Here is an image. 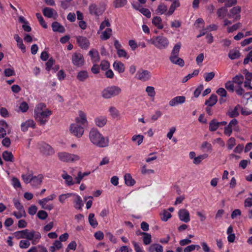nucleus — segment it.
<instances>
[{
    "mask_svg": "<svg viewBox=\"0 0 252 252\" xmlns=\"http://www.w3.org/2000/svg\"><path fill=\"white\" fill-rule=\"evenodd\" d=\"M52 111L46 108L42 103L38 104L34 110V117L40 125H44L48 121Z\"/></svg>",
    "mask_w": 252,
    "mask_h": 252,
    "instance_id": "nucleus-1",
    "label": "nucleus"
},
{
    "mask_svg": "<svg viewBox=\"0 0 252 252\" xmlns=\"http://www.w3.org/2000/svg\"><path fill=\"white\" fill-rule=\"evenodd\" d=\"M89 138L93 145L98 147L104 148L109 145L108 137L104 136L95 128H93L90 130L89 133Z\"/></svg>",
    "mask_w": 252,
    "mask_h": 252,
    "instance_id": "nucleus-2",
    "label": "nucleus"
},
{
    "mask_svg": "<svg viewBox=\"0 0 252 252\" xmlns=\"http://www.w3.org/2000/svg\"><path fill=\"white\" fill-rule=\"evenodd\" d=\"M13 235L17 239L23 238L30 240L32 245L37 244L41 238V234L38 231L30 230L28 229L17 231L13 233Z\"/></svg>",
    "mask_w": 252,
    "mask_h": 252,
    "instance_id": "nucleus-3",
    "label": "nucleus"
},
{
    "mask_svg": "<svg viewBox=\"0 0 252 252\" xmlns=\"http://www.w3.org/2000/svg\"><path fill=\"white\" fill-rule=\"evenodd\" d=\"M147 41L148 43L153 45L159 50H165L168 48L169 45L168 38L163 35L154 36Z\"/></svg>",
    "mask_w": 252,
    "mask_h": 252,
    "instance_id": "nucleus-4",
    "label": "nucleus"
},
{
    "mask_svg": "<svg viewBox=\"0 0 252 252\" xmlns=\"http://www.w3.org/2000/svg\"><path fill=\"white\" fill-rule=\"evenodd\" d=\"M122 92L121 89L117 86H108L101 92L102 96L105 99H109L118 95Z\"/></svg>",
    "mask_w": 252,
    "mask_h": 252,
    "instance_id": "nucleus-5",
    "label": "nucleus"
},
{
    "mask_svg": "<svg viewBox=\"0 0 252 252\" xmlns=\"http://www.w3.org/2000/svg\"><path fill=\"white\" fill-rule=\"evenodd\" d=\"M89 9L90 14L95 16H99L105 11V4L103 3H101L97 6L95 4H92L89 6Z\"/></svg>",
    "mask_w": 252,
    "mask_h": 252,
    "instance_id": "nucleus-6",
    "label": "nucleus"
},
{
    "mask_svg": "<svg viewBox=\"0 0 252 252\" xmlns=\"http://www.w3.org/2000/svg\"><path fill=\"white\" fill-rule=\"evenodd\" d=\"M69 131L76 137L80 138L84 133V128L82 126L79 125V124H72L69 126Z\"/></svg>",
    "mask_w": 252,
    "mask_h": 252,
    "instance_id": "nucleus-7",
    "label": "nucleus"
},
{
    "mask_svg": "<svg viewBox=\"0 0 252 252\" xmlns=\"http://www.w3.org/2000/svg\"><path fill=\"white\" fill-rule=\"evenodd\" d=\"M238 126V121L235 119H233L230 121L227 126L224 128V134L227 136H230L232 133V130H237V127Z\"/></svg>",
    "mask_w": 252,
    "mask_h": 252,
    "instance_id": "nucleus-8",
    "label": "nucleus"
},
{
    "mask_svg": "<svg viewBox=\"0 0 252 252\" xmlns=\"http://www.w3.org/2000/svg\"><path fill=\"white\" fill-rule=\"evenodd\" d=\"M56 197V195L54 194H51L47 197H45L41 200H39L38 203L41 205L42 209H44L48 210H51L53 209V206L51 204H47L49 201L53 200Z\"/></svg>",
    "mask_w": 252,
    "mask_h": 252,
    "instance_id": "nucleus-9",
    "label": "nucleus"
},
{
    "mask_svg": "<svg viewBox=\"0 0 252 252\" xmlns=\"http://www.w3.org/2000/svg\"><path fill=\"white\" fill-rule=\"evenodd\" d=\"M71 60L72 63L78 67L83 66L85 63L84 57L80 53H74L72 56Z\"/></svg>",
    "mask_w": 252,
    "mask_h": 252,
    "instance_id": "nucleus-10",
    "label": "nucleus"
},
{
    "mask_svg": "<svg viewBox=\"0 0 252 252\" xmlns=\"http://www.w3.org/2000/svg\"><path fill=\"white\" fill-rule=\"evenodd\" d=\"M241 8L239 6H236L230 9L227 16L229 18H233L234 20L237 21L241 19Z\"/></svg>",
    "mask_w": 252,
    "mask_h": 252,
    "instance_id": "nucleus-11",
    "label": "nucleus"
},
{
    "mask_svg": "<svg viewBox=\"0 0 252 252\" xmlns=\"http://www.w3.org/2000/svg\"><path fill=\"white\" fill-rule=\"evenodd\" d=\"M151 77L150 71L147 70H139L135 75V78L142 81L145 82L149 80Z\"/></svg>",
    "mask_w": 252,
    "mask_h": 252,
    "instance_id": "nucleus-12",
    "label": "nucleus"
},
{
    "mask_svg": "<svg viewBox=\"0 0 252 252\" xmlns=\"http://www.w3.org/2000/svg\"><path fill=\"white\" fill-rule=\"evenodd\" d=\"M75 122L82 126L87 125L88 122L87 118V114L82 110L78 112V116L75 118Z\"/></svg>",
    "mask_w": 252,
    "mask_h": 252,
    "instance_id": "nucleus-13",
    "label": "nucleus"
},
{
    "mask_svg": "<svg viewBox=\"0 0 252 252\" xmlns=\"http://www.w3.org/2000/svg\"><path fill=\"white\" fill-rule=\"evenodd\" d=\"M40 151L44 155L48 156L52 155L54 150L48 144L42 143L39 145Z\"/></svg>",
    "mask_w": 252,
    "mask_h": 252,
    "instance_id": "nucleus-14",
    "label": "nucleus"
},
{
    "mask_svg": "<svg viewBox=\"0 0 252 252\" xmlns=\"http://www.w3.org/2000/svg\"><path fill=\"white\" fill-rule=\"evenodd\" d=\"M178 216L180 220L186 223L190 220L189 213L186 209H180L178 212Z\"/></svg>",
    "mask_w": 252,
    "mask_h": 252,
    "instance_id": "nucleus-15",
    "label": "nucleus"
},
{
    "mask_svg": "<svg viewBox=\"0 0 252 252\" xmlns=\"http://www.w3.org/2000/svg\"><path fill=\"white\" fill-rule=\"evenodd\" d=\"M80 159L79 156L77 154L64 152V162H75L79 160Z\"/></svg>",
    "mask_w": 252,
    "mask_h": 252,
    "instance_id": "nucleus-16",
    "label": "nucleus"
},
{
    "mask_svg": "<svg viewBox=\"0 0 252 252\" xmlns=\"http://www.w3.org/2000/svg\"><path fill=\"white\" fill-rule=\"evenodd\" d=\"M77 42L82 49H87L90 46V42L89 40L84 36H78L77 37Z\"/></svg>",
    "mask_w": 252,
    "mask_h": 252,
    "instance_id": "nucleus-17",
    "label": "nucleus"
},
{
    "mask_svg": "<svg viewBox=\"0 0 252 252\" xmlns=\"http://www.w3.org/2000/svg\"><path fill=\"white\" fill-rule=\"evenodd\" d=\"M186 97L184 96H177L172 98L169 102V105L174 107L178 104H181L185 102Z\"/></svg>",
    "mask_w": 252,
    "mask_h": 252,
    "instance_id": "nucleus-18",
    "label": "nucleus"
},
{
    "mask_svg": "<svg viewBox=\"0 0 252 252\" xmlns=\"http://www.w3.org/2000/svg\"><path fill=\"white\" fill-rule=\"evenodd\" d=\"M240 109L241 106L237 104L234 108H230L227 112V115L231 118L236 117L239 114Z\"/></svg>",
    "mask_w": 252,
    "mask_h": 252,
    "instance_id": "nucleus-19",
    "label": "nucleus"
},
{
    "mask_svg": "<svg viewBox=\"0 0 252 252\" xmlns=\"http://www.w3.org/2000/svg\"><path fill=\"white\" fill-rule=\"evenodd\" d=\"M35 123L32 120H28L26 122L22 123L21 125V128L22 131H27L29 127L34 128Z\"/></svg>",
    "mask_w": 252,
    "mask_h": 252,
    "instance_id": "nucleus-20",
    "label": "nucleus"
},
{
    "mask_svg": "<svg viewBox=\"0 0 252 252\" xmlns=\"http://www.w3.org/2000/svg\"><path fill=\"white\" fill-rule=\"evenodd\" d=\"M107 119L105 116H99L94 119L96 126L99 127H102L106 125Z\"/></svg>",
    "mask_w": 252,
    "mask_h": 252,
    "instance_id": "nucleus-21",
    "label": "nucleus"
},
{
    "mask_svg": "<svg viewBox=\"0 0 252 252\" xmlns=\"http://www.w3.org/2000/svg\"><path fill=\"white\" fill-rule=\"evenodd\" d=\"M60 241L56 240L49 248V250L52 252H54L56 251L61 249L62 246V242L63 241V234L60 236Z\"/></svg>",
    "mask_w": 252,
    "mask_h": 252,
    "instance_id": "nucleus-22",
    "label": "nucleus"
},
{
    "mask_svg": "<svg viewBox=\"0 0 252 252\" xmlns=\"http://www.w3.org/2000/svg\"><path fill=\"white\" fill-rule=\"evenodd\" d=\"M89 55L91 58V60L93 63H96L99 62L100 57L98 52L95 49H92L89 52Z\"/></svg>",
    "mask_w": 252,
    "mask_h": 252,
    "instance_id": "nucleus-23",
    "label": "nucleus"
},
{
    "mask_svg": "<svg viewBox=\"0 0 252 252\" xmlns=\"http://www.w3.org/2000/svg\"><path fill=\"white\" fill-rule=\"evenodd\" d=\"M169 60L172 63L178 65L181 67H183L185 64L184 60L179 58V56L169 57Z\"/></svg>",
    "mask_w": 252,
    "mask_h": 252,
    "instance_id": "nucleus-24",
    "label": "nucleus"
},
{
    "mask_svg": "<svg viewBox=\"0 0 252 252\" xmlns=\"http://www.w3.org/2000/svg\"><path fill=\"white\" fill-rule=\"evenodd\" d=\"M152 23L153 25L156 26L159 30H161L163 28L162 19L159 16L154 17L152 19Z\"/></svg>",
    "mask_w": 252,
    "mask_h": 252,
    "instance_id": "nucleus-25",
    "label": "nucleus"
},
{
    "mask_svg": "<svg viewBox=\"0 0 252 252\" xmlns=\"http://www.w3.org/2000/svg\"><path fill=\"white\" fill-rule=\"evenodd\" d=\"M148 252H163V247L158 244L151 245L147 250Z\"/></svg>",
    "mask_w": 252,
    "mask_h": 252,
    "instance_id": "nucleus-26",
    "label": "nucleus"
},
{
    "mask_svg": "<svg viewBox=\"0 0 252 252\" xmlns=\"http://www.w3.org/2000/svg\"><path fill=\"white\" fill-rule=\"evenodd\" d=\"M218 101V97L216 94H212L209 98L205 101V104L209 107L214 106Z\"/></svg>",
    "mask_w": 252,
    "mask_h": 252,
    "instance_id": "nucleus-27",
    "label": "nucleus"
},
{
    "mask_svg": "<svg viewBox=\"0 0 252 252\" xmlns=\"http://www.w3.org/2000/svg\"><path fill=\"white\" fill-rule=\"evenodd\" d=\"M114 69L119 73H123L125 71V66L123 63L119 61H115L113 63Z\"/></svg>",
    "mask_w": 252,
    "mask_h": 252,
    "instance_id": "nucleus-28",
    "label": "nucleus"
},
{
    "mask_svg": "<svg viewBox=\"0 0 252 252\" xmlns=\"http://www.w3.org/2000/svg\"><path fill=\"white\" fill-rule=\"evenodd\" d=\"M73 199L75 204V208L77 209H81L82 207L84 205L81 197L77 194Z\"/></svg>",
    "mask_w": 252,
    "mask_h": 252,
    "instance_id": "nucleus-29",
    "label": "nucleus"
},
{
    "mask_svg": "<svg viewBox=\"0 0 252 252\" xmlns=\"http://www.w3.org/2000/svg\"><path fill=\"white\" fill-rule=\"evenodd\" d=\"M14 38L17 42V46L23 52H25L26 51V47L23 43L22 39L18 34H15Z\"/></svg>",
    "mask_w": 252,
    "mask_h": 252,
    "instance_id": "nucleus-30",
    "label": "nucleus"
},
{
    "mask_svg": "<svg viewBox=\"0 0 252 252\" xmlns=\"http://www.w3.org/2000/svg\"><path fill=\"white\" fill-rule=\"evenodd\" d=\"M89 77L88 72L86 70L80 71L76 76L77 79L81 82L85 81Z\"/></svg>",
    "mask_w": 252,
    "mask_h": 252,
    "instance_id": "nucleus-31",
    "label": "nucleus"
},
{
    "mask_svg": "<svg viewBox=\"0 0 252 252\" xmlns=\"http://www.w3.org/2000/svg\"><path fill=\"white\" fill-rule=\"evenodd\" d=\"M42 178L43 176L41 174L37 176H33L31 184L32 186H37L41 183Z\"/></svg>",
    "mask_w": 252,
    "mask_h": 252,
    "instance_id": "nucleus-32",
    "label": "nucleus"
},
{
    "mask_svg": "<svg viewBox=\"0 0 252 252\" xmlns=\"http://www.w3.org/2000/svg\"><path fill=\"white\" fill-rule=\"evenodd\" d=\"M228 55V57L233 60L238 59L240 56V53L237 49H232L229 51Z\"/></svg>",
    "mask_w": 252,
    "mask_h": 252,
    "instance_id": "nucleus-33",
    "label": "nucleus"
},
{
    "mask_svg": "<svg viewBox=\"0 0 252 252\" xmlns=\"http://www.w3.org/2000/svg\"><path fill=\"white\" fill-rule=\"evenodd\" d=\"M180 3L179 1H175L174 2H172L171 4L169 10L166 13V15L168 16L171 15L176 8L179 7Z\"/></svg>",
    "mask_w": 252,
    "mask_h": 252,
    "instance_id": "nucleus-34",
    "label": "nucleus"
},
{
    "mask_svg": "<svg viewBox=\"0 0 252 252\" xmlns=\"http://www.w3.org/2000/svg\"><path fill=\"white\" fill-rule=\"evenodd\" d=\"M112 33V30L110 28H107L104 31L102 32L100 35V38L105 40L109 39Z\"/></svg>",
    "mask_w": 252,
    "mask_h": 252,
    "instance_id": "nucleus-35",
    "label": "nucleus"
},
{
    "mask_svg": "<svg viewBox=\"0 0 252 252\" xmlns=\"http://www.w3.org/2000/svg\"><path fill=\"white\" fill-rule=\"evenodd\" d=\"M124 179L126 184L128 186H132L135 183L134 180L132 179L131 175L129 173L125 174Z\"/></svg>",
    "mask_w": 252,
    "mask_h": 252,
    "instance_id": "nucleus-36",
    "label": "nucleus"
},
{
    "mask_svg": "<svg viewBox=\"0 0 252 252\" xmlns=\"http://www.w3.org/2000/svg\"><path fill=\"white\" fill-rule=\"evenodd\" d=\"M181 47V43L180 42H178V43H176L174 46V47L172 50L170 57L179 56Z\"/></svg>",
    "mask_w": 252,
    "mask_h": 252,
    "instance_id": "nucleus-37",
    "label": "nucleus"
},
{
    "mask_svg": "<svg viewBox=\"0 0 252 252\" xmlns=\"http://www.w3.org/2000/svg\"><path fill=\"white\" fill-rule=\"evenodd\" d=\"M140 234L143 236V241L145 245L150 244L152 241V236L150 234L146 232H140Z\"/></svg>",
    "mask_w": 252,
    "mask_h": 252,
    "instance_id": "nucleus-38",
    "label": "nucleus"
},
{
    "mask_svg": "<svg viewBox=\"0 0 252 252\" xmlns=\"http://www.w3.org/2000/svg\"><path fill=\"white\" fill-rule=\"evenodd\" d=\"M217 94L221 96L222 98L220 100V103H222L225 101V100L223 99V97H225L227 95V92L226 90L223 88H220L216 91Z\"/></svg>",
    "mask_w": 252,
    "mask_h": 252,
    "instance_id": "nucleus-39",
    "label": "nucleus"
},
{
    "mask_svg": "<svg viewBox=\"0 0 252 252\" xmlns=\"http://www.w3.org/2000/svg\"><path fill=\"white\" fill-rule=\"evenodd\" d=\"M227 7L225 5V6L222 7L218 10L217 14L219 17L224 18L226 16L228 12Z\"/></svg>",
    "mask_w": 252,
    "mask_h": 252,
    "instance_id": "nucleus-40",
    "label": "nucleus"
},
{
    "mask_svg": "<svg viewBox=\"0 0 252 252\" xmlns=\"http://www.w3.org/2000/svg\"><path fill=\"white\" fill-rule=\"evenodd\" d=\"M64 180H65V184L68 186L73 185L75 183V181H73L72 177L68 175L66 173L64 172Z\"/></svg>",
    "mask_w": 252,
    "mask_h": 252,
    "instance_id": "nucleus-41",
    "label": "nucleus"
},
{
    "mask_svg": "<svg viewBox=\"0 0 252 252\" xmlns=\"http://www.w3.org/2000/svg\"><path fill=\"white\" fill-rule=\"evenodd\" d=\"M89 221L90 224L93 227L95 228L98 225V223L94 217V214L93 213H91L89 215L88 217Z\"/></svg>",
    "mask_w": 252,
    "mask_h": 252,
    "instance_id": "nucleus-42",
    "label": "nucleus"
},
{
    "mask_svg": "<svg viewBox=\"0 0 252 252\" xmlns=\"http://www.w3.org/2000/svg\"><path fill=\"white\" fill-rule=\"evenodd\" d=\"M52 30L55 32H63V27L57 22H54L52 24Z\"/></svg>",
    "mask_w": 252,
    "mask_h": 252,
    "instance_id": "nucleus-43",
    "label": "nucleus"
},
{
    "mask_svg": "<svg viewBox=\"0 0 252 252\" xmlns=\"http://www.w3.org/2000/svg\"><path fill=\"white\" fill-rule=\"evenodd\" d=\"M219 127V122L216 119H213L209 123V130L211 131H216Z\"/></svg>",
    "mask_w": 252,
    "mask_h": 252,
    "instance_id": "nucleus-44",
    "label": "nucleus"
},
{
    "mask_svg": "<svg viewBox=\"0 0 252 252\" xmlns=\"http://www.w3.org/2000/svg\"><path fill=\"white\" fill-rule=\"evenodd\" d=\"M77 247V243L75 241H72L67 246L65 252H73L75 251Z\"/></svg>",
    "mask_w": 252,
    "mask_h": 252,
    "instance_id": "nucleus-45",
    "label": "nucleus"
},
{
    "mask_svg": "<svg viewBox=\"0 0 252 252\" xmlns=\"http://www.w3.org/2000/svg\"><path fill=\"white\" fill-rule=\"evenodd\" d=\"M201 149L205 152H211L213 149L212 145L206 141H204L202 143Z\"/></svg>",
    "mask_w": 252,
    "mask_h": 252,
    "instance_id": "nucleus-46",
    "label": "nucleus"
},
{
    "mask_svg": "<svg viewBox=\"0 0 252 252\" xmlns=\"http://www.w3.org/2000/svg\"><path fill=\"white\" fill-rule=\"evenodd\" d=\"M127 2V0H114L113 4L115 8H120L125 6Z\"/></svg>",
    "mask_w": 252,
    "mask_h": 252,
    "instance_id": "nucleus-47",
    "label": "nucleus"
},
{
    "mask_svg": "<svg viewBox=\"0 0 252 252\" xmlns=\"http://www.w3.org/2000/svg\"><path fill=\"white\" fill-rule=\"evenodd\" d=\"M167 7L163 3H160L156 10L157 13L163 14L167 12Z\"/></svg>",
    "mask_w": 252,
    "mask_h": 252,
    "instance_id": "nucleus-48",
    "label": "nucleus"
},
{
    "mask_svg": "<svg viewBox=\"0 0 252 252\" xmlns=\"http://www.w3.org/2000/svg\"><path fill=\"white\" fill-rule=\"evenodd\" d=\"M144 139V136L140 134L134 135L131 138L132 141L136 143L138 145H140Z\"/></svg>",
    "mask_w": 252,
    "mask_h": 252,
    "instance_id": "nucleus-49",
    "label": "nucleus"
},
{
    "mask_svg": "<svg viewBox=\"0 0 252 252\" xmlns=\"http://www.w3.org/2000/svg\"><path fill=\"white\" fill-rule=\"evenodd\" d=\"M244 76L241 74H239L233 78V82L241 86L244 82Z\"/></svg>",
    "mask_w": 252,
    "mask_h": 252,
    "instance_id": "nucleus-50",
    "label": "nucleus"
},
{
    "mask_svg": "<svg viewBox=\"0 0 252 252\" xmlns=\"http://www.w3.org/2000/svg\"><path fill=\"white\" fill-rule=\"evenodd\" d=\"M43 13L45 17L52 18L54 15V10L51 8L46 7L43 9Z\"/></svg>",
    "mask_w": 252,
    "mask_h": 252,
    "instance_id": "nucleus-51",
    "label": "nucleus"
},
{
    "mask_svg": "<svg viewBox=\"0 0 252 252\" xmlns=\"http://www.w3.org/2000/svg\"><path fill=\"white\" fill-rule=\"evenodd\" d=\"M2 157L5 161H13V156L11 152L4 151L2 154Z\"/></svg>",
    "mask_w": 252,
    "mask_h": 252,
    "instance_id": "nucleus-52",
    "label": "nucleus"
},
{
    "mask_svg": "<svg viewBox=\"0 0 252 252\" xmlns=\"http://www.w3.org/2000/svg\"><path fill=\"white\" fill-rule=\"evenodd\" d=\"M108 111L113 118H116L119 116V112L115 107L110 106Z\"/></svg>",
    "mask_w": 252,
    "mask_h": 252,
    "instance_id": "nucleus-53",
    "label": "nucleus"
},
{
    "mask_svg": "<svg viewBox=\"0 0 252 252\" xmlns=\"http://www.w3.org/2000/svg\"><path fill=\"white\" fill-rule=\"evenodd\" d=\"M208 157V155L206 154L199 155L197 157L194 158V159L193 160V163L195 164H199L203 159H205Z\"/></svg>",
    "mask_w": 252,
    "mask_h": 252,
    "instance_id": "nucleus-54",
    "label": "nucleus"
},
{
    "mask_svg": "<svg viewBox=\"0 0 252 252\" xmlns=\"http://www.w3.org/2000/svg\"><path fill=\"white\" fill-rule=\"evenodd\" d=\"M242 26V24L241 23H237L236 24H234L231 27H229L227 28V31L228 32H232L235 31H236L238 29H239Z\"/></svg>",
    "mask_w": 252,
    "mask_h": 252,
    "instance_id": "nucleus-55",
    "label": "nucleus"
},
{
    "mask_svg": "<svg viewBox=\"0 0 252 252\" xmlns=\"http://www.w3.org/2000/svg\"><path fill=\"white\" fill-rule=\"evenodd\" d=\"M146 92L147 93L148 96L154 98L156 95L155 88L152 86H148L146 88Z\"/></svg>",
    "mask_w": 252,
    "mask_h": 252,
    "instance_id": "nucleus-56",
    "label": "nucleus"
},
{
    "mask_svg": "<svg viewBox=\"0 0 252 252\" xmlns=\"http://www.w3.org/2000/svg\"><path fill=\"white\" fill-rule=\"evenodd\" d=\"M161 219L164 221H166L168 219L171 217V214L167 210H163L162 214H161Z\"/></svg>",
    "mask_w": 252,
    "mask_h": 252,
    "instance_id": "nucleus-57",
    "label": "nucleus"
},
{
    "mask_svg": "<svg viewBox=\"0 0 252 252\" xmlns=\"http://www.w3.org/2000/svg\"><path fill=\"white\" fill-rule=\"evenodd\" d=\"M111 26V24L109 22V21L108 19H105L100 24L99 27V31H98V33H99V31H102L105 27H109Z\"/></svg>",
    "mask_w": 252,
    "mask_h": 252,
    "instance_id": "nucleus-58",
    "label": "nucleus"
},
{
    "mask_svg": "<svg viewBox=\"0 0 252 252\" xmlns=\"http://www.w3.org/2000/svg\"><path fill=\"white\" fill-rule=\"evenodd\" d=\"M33 175L30 174H23L22 175V179L26 184L31 183Z\"/></svg>",
    "mask_w": 252,
    "mask_h": 252,
    "instance_id": "nucleus-59",
    "label": "nucleus"
},
{
    "mask_svg": "<svg viewBox=\"0 0 252 252\" xmlns=\"http://www.w3.org/2000/svg\"><path fill=\"white\" fill-rule=\"evenodd\" d=\"M30 240H21L19 243V247L22 249H27L30 246Z\"/></svg>",
    "mask_w": 252,
    "mask_h": 252,
    "instance_id": "nucleus-60",
    "label": "nucleus"
},
{
    "mask_svg": "<svg viewBox=\"0 0 252 252\" xmlns=\"http://www.w3.org/2000/svg\"><path fill=\"white\" fill-rule=\"evenodd\" d=\"M215 75L214 72H211L209 73H205L204 74V78L206 82L210 81Z\"/></svg>",
    "mask_w": 252,
    "mask_h": 252,
    "instance_id": "nucleus-61",
    "label": "nucleus"
},
{
    "mask_svg": "<svg viewBox=\"0 0 252 252\" xmlns=\"http://www.w3.org/2000/svg\"><path fill=\"white\" fill-rule=\"evenodd\" d=\"M236 145V140L233 137H230L227 141V147L229 150H231Z\"/></svg>",
    "mask_w": 252,
    "mask_h": 252,
    "instance_id": "nucleus-62",
    "label": "nucleus"
},
{
    "mask_svg": "<svg viewBox=\"0 0 252 252\" xmlns=\"http://www.w3.org/2000/svg\"><path fill=\"white\" fill-rule=\"evenodd\" d=\"M13 215L18 219L21 218L26 216V213L25 210H19L18 212H14L13 213Z\"/></svg>",
    "mask_w": 252,
    "mask_h": 252,
    "instance_id": "nucleus-63",
    "label": "nucleus"
},
{
    "mask_svg": "<svg viewBox=\"0 0 252 252\" xmlns=\"http://www.w3.org/2000/svg\"><path fill=\"white\" fill-rule=\"evenodd\" d=\"M37 216L39 219L44 220L47 218L48 214L45 211L40 210L37 213Z\"/></svg>",
    "mask_w": 252,
    "mask_h": 252,
    "instance_id": "nucleus-64",
    "label": "nucleus"
}]
</instances>
